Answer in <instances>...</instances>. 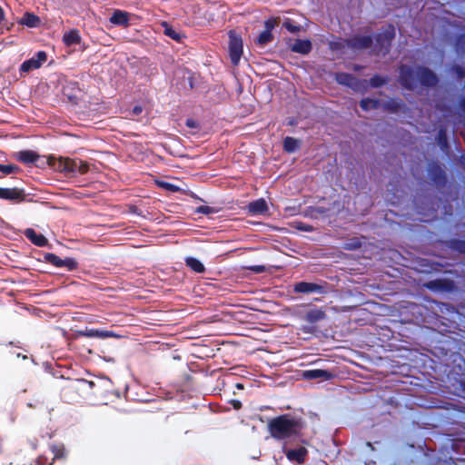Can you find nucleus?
<instances>
[{"label":"nucleus","mask_w":465,"mask_h":465,"mask_svg":"<svg viewBox=\"0 0 465 465\" xmlns=\"http://www.w3.org/2000/svg\"><path fill=\"white\" fill-rule=\"evenodd\" d=\"M47 163L54 170L64 173H73L77 170L80 173L84 174L89 170L87 163L68 157L56 158L54 156H48Z\"/></svg>","instance_id":"f257e3e1"},{"label":"nucleus","mask_w":465,"mask_h":465,"mask_svg":"<svg viewBox=\"0 0 465 465\" xmlns=\"http://www.w3.org/2000/svg\"><path fill=\"white\" fill-rule=\"evenodd\" d=\"M270 431L274 438H286L294 435L300 430L299 423L287 416H282L270 421Z\"/></svg>","instance_id":"f03ea898"},{"label":"nucleus","mask_w":465,"mask_h":465,"mask_svg":"<svg viewBox=\"0 0 465 465\" xmlns=\"http://www.w3.org/2000/svg\"><path fill=\"white\" fill-rule=\"evenodd\" d=\"M243 52L242 39L235 32L229 33L230 59L233 64H238Z\"/></svg>","instance_id":"7ed1b4c3"},{"label":"nucleus","mask_w":465,"mask_h":465,"mask_svg":"<svg viewBox=\"0 0 465 465\" xmlns=\"http://www.w3.org/2000/svg\"><path fill=\"white\" fill-rule=\"evenodd\" d=\"M394 36V30L393 28L390 27L386 29L381 35H380L376 38V44L374 45V50H376L378 53L380 52H386L388 49V46L390 45V42Z\"/></svg>","instance_id":"20e7f679"},{"label":"nucleus","mask_w":465,"mask_h":465,"mask_svg":"<svg viewBox=\"0 0 465 465\" xmlns=\"http://www.w3.org/2000/svg\"><path fill=\"white\" fill-rule=\"evenodd\" d=\"M288 48L294 53L307 54L312 50V43L309 40L289 39Z\"/></svg>","instance_id":"39448f33"},{"label":"nucleus","mask_w":465,"mask_h":465,"mask_svg":"<svg viewBox=\"0 0 465 465\" xmlns=\"http://www.w3.org/2000/svg\"><path fill=\"white\" fill-rule=\"evenodd\" d=\"M47 59V55L45 52H38L35 57H33L21 65V71L28 73L32 70L39 68Z\"/></svg>","instance_id":"423d86ee"},{"label":"nucleus","mask_w":465,"mask_h":465,"mask_svg":"<svg viewBox=\"0 0 465 465\" xmlns=\"http://www.w3.org/2000/svg\"><path fill=\"white\" fill-rule=\"evenodd\" d=\"M45 260L55 265L56 267H66L68 270L72 271V270H74L76 269L77 267V262L74 260V259H71V258H66V259H61L60 257L56 256L55 254H53V253H47L45 255Z\"/></svg>","instance_id":"0eeeda50"},{"label":"nucleus","mask_w":465,"mask_h":465,"mask_svg":"<svg viewBox=\"0 0 465 465\" xmlns=\"http://www.w3.org/2000/svg\"><path fill=\"white\" fill-rule=\"evenodd\" d=\"M0 198L5 200L23 201L25 199L24 191L18 188H0Z\"/></svg>","instance_id":"6e6552de"},{"label":"nucleus","mask_w":465,"mask_h":465,"mask_svg":"<svg viewBox=\"0 0 465 465\" xmlns=\"http://www.w3.org/2000/svg\"><path fill=\"white\" fill-rule=\"evenodd\" d=\"M130 14L122 10H114L110 22L116 25L127 27L129 25Z\"/></svg>","instance_id":"1a4fd4ad"},{"label":"nucleus","mask_w":465,"mask_h":465,"mask_svg":"<svg viewBox=\"0 0 465 465\" xmlns=\"http://www.w3.org/2000/svg\"><path fill=\"white\" fill-rule=\"evenodd\" d=\"M332 374L324 370H312L306 371L302 373V377L308 380L319 379L322 381L329 380L332 378Z\"/></svg>","instance_id":"9d476101"},{"label":"nucleus","mask_w":465,"mask_h":465,"mask_svg":"<svg viewBox=\"0 0 465 465\" xmlns=\"http://www.w3.org/2000/svg\"><path fill=\"white\" fill-rule=\"evenodd\" d=\"M287 458L290 460L296 461L297 463H302L307 454L305 448H299L298 450H290L285 451Z\"/></svg>","instance_id":"9b49d317"},{"label":"nucleus","mask_w":465,"mask_h":465,"mask_svg":"<svg viewBox=\"0 0 465 465\" xmlns=\"http://www.w3.org/2000/svg\"><path fill=\"white\" fill-rule=\"evenodd\" d=\"M19 24L28 27H37L41 24V19L35 14L27 12L21 17Z\"/></svg>","instance_id":"f8f14e48"},{"label":"nucleus","mask_w":465,"mask_h":465,"mask_svg":"<svg viewBox=\"0 0 465 465\" xmlns=\"http://www.w3.org/2000/svg\"><path fill=\"white\" fill-rule=\"evenodd\" d=\"M248 208L252 214H262L265 213L268 210L267 203L262 199L257 200L250 203Z\"/></svg>","instance_id":"ddd939ff"},{"label":"nucleus","mask_w":465,"mask_h":465,"mask_svg":"<svg viewBox=\"0 0 465 465\" xmlns=\"http://www.w3.org/2000/svg\"><path fill=\"white\" fill-rule=\"evenodd\" d=\"M25 234L38 246H44L47 243L46 238L42 234H37L33 229H26Z\"/></svg>","instance_id":"4468645a"},{"label":"nucleus","mask_w":465,"mask_h":465,"mask_svg":"<svg viewBox=\"0 0 465 465\" xmlns=\"http://www.w3.org/2000/svg\"><path fill=\"white\" fill-rule=\"evenodd\" d=\"M63 41L66 45L71 46L80 44L81 36L77 30H71L64 35Z\"/></svg>","instance_id":"2eb2a0df"},{"label":"nucleus","mask_w":465,"mask_h":465,"mask_svg":"<svg viewBox=\"0 0 465 465\" xmlns=\"http://www.w3.org/2000/svg\"><path fill=\"white\" fill-rule=\"evenodd\" d=\"M416 74L422 83L428 85H433L436 83V76L427 69H420Z\"/></svg>","instance_id":"dca6fc26"},{"label":"nucleus","mask_w":465,"mask_h":465,"mask_svg":"<svg viewBox=\"0 0 465 465\" xmlns=\"http://www.w3.org/2000/svg\"><path fill=\"white\" fill-rule=\"evenodd\" d=\"M319 289L320 287L318 285L309 282H299L294 286V291L297 292H312Z\"/></svg>","instance_id":"f3484780"},{"label":"nucleus","mask_w":465,"mask_h":465,"mask_svg":"<svg viewBox=\"0 0 465 465\" xmlns=\"http://www.w3.org/2000/svg\"><path fill=\"white\" fill-rule=\"evenodd\" d=\"M300 145V142L297 139L292 137H286L283 142L284 150L292 153L294 152Z\"/></svg>","instance_id":"a211bd4d"},{"label":"nucleus","mask_w":465,"mask_h":465,"mask_svg":"<svg viewBox=\"0 0 465 465\" xmlns=\"http://www.w3.org/2000/svg\"><path fill=\"white\" fill-rule=\"evenodd\" d=\"M412 72L410 69L403 67L401 70V78L402 83L409 88H412V83L411 78L412 77Z\"/></svg>","instance_id":"6ab92c4d"},{"label":"nucleus","mask_w":465,"mask_h":465,"mask_svg":"<svg viewBox=\"0 0 465 465\" xmlns=\"http://www.w3.org/2000/svg\"><path fill=\"white\" fill-rule=\"evenodd\" d=\"M37 155L34 153L33 152L25 151V152H20L17 154V159L24 163H33L36 160Z\"/></svg>","instance_id":"aec40b11"},{"label":"nucleus","mask_w":465,"mask_h":465,"mask_svg":"<svg viewBox=\"0 0 465 465\" xmlns=\"http://www.w3.org/2000/svg\"><path fill=\"white\" fill-rule=\"evenodd\" d=\"M186 264L193 271L197 272H203L204 271V266L203 264L194 259V258H188L186 260Z\"/></svg>","instance_id":"412c9836"},{"label":"nucleus","mask_w":465,"mask_h":465,"mask_svg":"<svg viewBox=\"0 0 465 465\" xmlns=\"http://www.w3.org/2000/svg\"><path fill=\"white\" fill-rule=\"evenodd\" d=\"M336 80L339 84L352 86L353 78L347 74H339L336 75Z\"/></svg>","instance_id":"4be33fe9"},{"label":"nucleus","mask_w":465,"mask_h":465,"mask_svg":"<svg viewBox=\"0 0 465 465\" xmlns=\"http://www.w3.org/2000/svg\"><path fill=\"white\" fill-rule=\"evenodd\" d=\"M272 35L269 30H265L264 32L261 33L257 38V43L259 45H265L272 41Z\"/></svg>","instance_id":"5701e85b"},{"label":"nucleus","mask_w":465,"mask_h":465,"mask_svg":"<svg viewBox=\"0 0 465 465\" xmlns=\"http://www.w3.org/2000/svg\"><path fill=\"white\" fill-rule=\"evenodd\" d=\"M324 313L320 310H312L307 313V319L310 322H317L322 319Z\"/></svg>","instance_id":"b1692460"},{"label":"nucleus","mask_w":465,"mask_h":465,"mask_svg":"<svg viewBox=\"0 0 465 465\" xmlns=\"http://www.w3.org/2000/svg\"><path fill=\"white\" fill-rule=\"evenodd\" d=\"M361 106L364 110H371L379 107V102L372 99H363L361 102Z\"/></svg>","instance_id":"393cba45"},{"label":"nucleus","mask_w":465,"mask_h":465,"mask_svg":"<svg viewBox=\"0 0 465 465\" xmlns=\"http://www.w3.org/2000/svg\"><path fill=\"white\" fill-rule=\"evenodd\" d=\"M156 184L159 186V187H162L165 190H169V191H172V192H178L181 190V188L175 184H173V183H167V182H163V181H156L155 182Z\"/></svg>","instance_id":"a878e982"},{"label":"nucleus","mask_w":465,"mask_h":465,"mask_svg":"<svg viewBox=\"0 0 465 465\" xmlns=\"http://www.w3.org/2000/svg\"><path fill=\"white\" fill-rule=\"evenodd\" d=\"M164 34L178 42H180L182 39L180 34L168 25H165Z\"/></svg>","instance_id":"bb28decb"},{"label":"nucleus","mask_w":465,"mask_h":465,"mask_svg":"<svg viewBox=\"0 0 465 465\" xmlns=\"http://www.w3.org/2000/svg\"><path fill=\"white\" fill-rule=\"evenodd\" d=\"M371 43V40L370 38L364 36V37H360V38L355 39L354 45L356 47L362 48V47L369 46V45Z\"/></svg>","instance_id":"cd10ccee"},{"label":"nucleus","mask_w":465,"mask_h":465,"mask_svg":"<svg viewBox=\"0 0 465 465\" xmlns=\"http://www.w3.org/2000/svg\"><path fill=\"white\" fill-rule=\"evenodd\" d=\"M282 25L291 33H296L301 29L300 26L293 25L290 19L284 20Z\"/></svg>","instance_id":"c85d7f7f"},{"label":"nucleus","mask_w":465,"mask_h":465,"mask_svg":"<svg viewBox=\"0 0 465 465\" xmlns=\"http://www.w3.org/2000/svg\"><path fill=\"white\" fill-rule=\"evenodd\" d=\"M18 171V167L14 164H0V172H3L4 173H16Z\"/></svg>","instance_id":"c756f323"},{"label":"nucleus","mask_w":465,"mask_h":465,"mask_svg":"<svg viewBox=\"0 0 465 465\" xmlns=\"http://www.w3.org/2000/svg\"><path fill=\"white\" fill-rule=\"evenodd\" d=\"M87 336H97L100 338H107V337H114L113 333L107 332V331H89L86 333Z\"/></svg>","instance_id":"7c9ffc66"},{"label":"nucleus","mask_w":465,"mask_h":465,"mask_svg":"<svg viewBox=\"0 0 465 465\" xmlns=\"http://www.w3.org/2000/svg\"><path fill=\"white\" fill-rule=\"evenodd\" d=\"M280 22H281L280 17H272V18L267 20L265 23L266 30H269L271 32V30L272 28H274L275 26H277L280 24Z\"/></svg>","instance_id":"2f4dec72"},{"label":"nucleus","mask_w":465,"mask_h":465,"mask_svg":"<svg viewBox=\"0 0 465 465\" xmlns=\"http://www.w3.org/2000/svg\"><path fill=\"white\" fill-rule=\"evenodd\" d=\"M383 81L379 77L372 78L371 81V84L374 87L381 85Z\"/></svg>","instance_id":"473e14b6"},{"label":"nucleus","mask_w":465,"mask_h":465,"mask_svg":"<svg viewBox=\"0 0 465 465\" xmlns=\"http://www.w3.org/2000/svg\"><path fill=\"white\" fill-rule=\"evenodd\" d=\"M249 269L257 273H260V272H262L265 271L264 266H253V267H250Z\"/></svg>","instance_id":"72a5a7b5"},{"label":"nucleus","mask_w":465,"mask_h":465,"mask_svg":"<svg viewBox=\"0 0 465 465\" xmlns=\"http://www.w3.org/2000/svg\"><path fill=\"white\" fill-rule=\"evenodd\" d=\"M198 212L204 213H211V208L207 207V206H201V207L198 208Z\"/></svg>","instance_id":"f704fd0d"},{"label":"nucleus","mask_w":465,"mask_h":465,"mask_svg":"<svg viewBox=\"0 0 465 465\" xmlns=\"http://www.w3.org/2000/svg\"><path fill=\"white\" fill-rule=\"evenodd\" d=\"M142 107L137 105V106H134V109H133V114H135V115H138L142 113Z\"/></svg>","instance_id":"c9c22d12"},{"label":"nucleus","mask_w":465,"mask_h":465,"mask_svg":"<svg viewBox=\"0 0 465 465\" xmlns=\"http://www.w3.org/2000/svg\"><path fill=\"white\" fill-rule=\"evenodd\" d=\"M186 125L191 128H195L197 126L196 123L193 120H187Z\"/></svg>","instance_id":"e433bc0d"},{"label":"nucleus","mask_w":465,"mask_h":465,"mask_svg":"<svg viewBox=\"0 0 465 465\" xmlns=\"http://www.w3.org/2000/svg\"><path fill=\"white\" fill-rule=\"evenodd\" d=\"M341 45V43H331V49L339 48Z\"/></svg>","instance_id":"4c0bfd02"},{"label":"nucleus","mask_w":465,"mask_h":465,"mask_svg":"<svg viewBox=\"0 0 465 465\" xmlns=\"http://www.w3.org/2000/svg\"><path fill=\"white\" fill-rule=\"evenodd\" d=\"M233 407L238 410L241 408V403L239 401H233Z\"/></svg>","instance_id":"58836bf2"},{"label":"nucleus","mask_w":465,"mask_h":465,"mask_svg":"<svg viewBox=\"0 0 465 465\" xmlns=\"http://www.w3.org/2000/svg\"><path fill=\"white\" fill-rule=\"evenodd\" d=\"M4 11L3 9L0 7V22L4 19Z\"/></svg>","instance_id":"ea45409f"}]
</instances>
